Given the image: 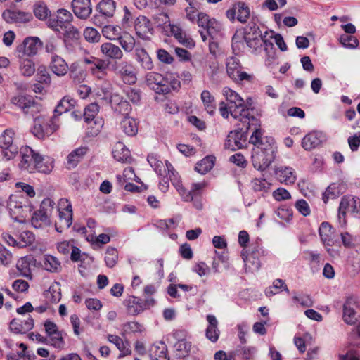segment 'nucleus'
<instances>
[{
	"instance_id": "nucleus-55",
	"label": "nucleus",
	"mask_w": 360,
	"mask_h": 360,
	"mask_svg": "<svg viewBox=\"0 0 360 360\" xmlns=\"http://www.w3.org/2000/svg\"><path fill=\"white\" fill-rule=\"evenodd\" d=\"M33 11L36 18L40 20L46 19L50 13L46 5L42 1H39L34 4Z\"/></svg>"
},
{
	"instance_id": "nucleus-36",
	"label": "nucleus",
	"mask_w": 360,
	"mask_h": 360,
	"mask_svg": "<svg viewBox=\"0 0 360 360\" xmlns=\"http://www.w3.org/2000/svg\"><path fill=\"white\" fill-rule=\"evenodd\" d=\"M107 340L114 344L116 347L124 354L127 355L131 353L130 345L128 342H124L118 335L108 334Z\"/></svg>"
},
{
	"instance_id": "nucleus-40",
	"label": "nucleus",
	"mask_w": 360,
	"mask_h": 360,
	"mask_svg": "<svg viewBox=\"0 0 360 360\" xmlns=\"http://www.w3.org/2000/svg\"><path fill=\"white\" fill-rule=\"evenodd\" d=\"M192 344L188 340H181L176 342L174 344V348L176 349V356L179 358H184L188 356L191 350Z\"/></svg>"
},
{
	"instance_id": "nucleus-4",
	"label": "nucleus",
	"mask_w": 360,
	"mask_h": 360,
	"mask_svg": "<svg viewBox=\"0 0 360 360\" xmlns=\"http://www.w3.org/2000/svg\"><path fill=\"white\" fill-rule=\"evenodd\" d=\"M20 162L19 167L30 173L37 172H48L51 169V165L39 166L40 154L35 152L29 146L22 147L20 152Z\"/></svg>"
},
{
	"instance_id": "nucleus-2",
	"label": "nucleus",
	"mask_w": 360,
	"mask_h": 360,
	"mask_svg": "<svg viewBox=\"0 0 360 360\" xmlns=\"http://www.w3.org/2000/svg\"><path fill=\"white\" fill-rule=\"evenodd\" d=\"M223 94L226 96L227 103H219V112L224 118H228L230 114L233 118L239 119L240 122L247 124V128L250 129V123L257 121L254 116H250L248 109H246L243 99L229 88H224Z\"/></svg>"
},
{
	"instance_id": "nucleus-63",
	"label": "nucleus",
	"mask_w": 360,
	"mask_h": 360,
	"mask_svg": "<svg viewBox=\"0 0 360 360\" xmlns=\"http://www.w3.org/2000/svg\"><path fill=\"white\" fill-rule=\"evenodd\" d=\"M12 255L0 243V264L8 265L11 263Z\"/></svg>"
},
{
	"instance_id": "nucleus-17",
	"label": "nucleus",
	"mask_w": 360,
	"mask_h": 360,
	"mask_svg": "<svg viewBox=\"0 0 360 360\" xmlns=\"http://www.w3.org/2000/svg\"><path fill=\"white\" fill-rule=\"evenodd\" d=\"M72 6L75 15L81 19H86L92 12L90 0H73Z\"/></svg>"
},
{
	"instance_id": "nucleus-9",
	"label": "nucleus",
	"mask_w": 360,
	"mask_h": 360,
	"mask_svg": "<svg viewBox=\"0 0 360 360\" xmlns=\"http://www.w3.org/2000/svg\"><path fill=\"white\" fill-rule=\"evenodd\" d=\"M112 70L115 75L120 77L125 84H134L136 83L137 78L134 72V68L127 61L115 62L112 65Z\"/></svg>"
},
{
	"instance_id": "nucleus-51",
	"label": "nucleus",
	"mask_w": 360,
	"mask_h": 360,
	"mask_svg": "<svg viewBox=\"0 0 360 360\" xmlns=\"http://www.w3.org/2000/svg\"><path fill=\"white\" fill-rule=\"evenodd\" d=\"M108 66V62L97 58L94 60V65L91 67L90 70L92 74L101 73L103 75H105Z\"/></svg>"
},
{
	"instance_id": "nucleus-21",
	"label": "nucleus",
	"mask_w": 360,
	"mask_h": 360,
	"mask_svg": "<svg viewBox=\"0 0 360 360\" xmlns=\"http://www.w3.org/2000/svg\"><path fill=\"white\" fill-rule=\"evenodd\" d=\"M347 270L352 276H355L359 274L360 247L351 251L347 259Z\"/></svg>"
},
{
	"instance_id": "nucleus-28",
	"label": "nucleus",
	"mask_w": 360,
	"mask_h": 360,
	"mask_svg": "<svg viewBox=\"0 0 360 360\" xmlns=\"http://www.w3.org/2000/svg\"><path fill=\"white\" fill-rule=\"evenodd\" d=\"M68 70L70 77L75 84H81L85 80L86 77V71L79 63H72Z\"/></svg>"
},
{
	"instance_id": "nucleus-46",
	"label": "nucleus",
	"mask_w": 360,
	"mask_h": 360,
	"mask_svg": "<svg viewBox=\"0 0 360 360\" xmlns=\"http://www.w3.org/2000/svg\"><path fill=\"white\" fill-rule=\"evenodd\" d=\"M65 41H76L80 38V32L71 23H68L63 30Z\"/></svg>"
},
{
	"instance_id": "nucleus-14",
	"label": "nucleus",
	"mask_w": 360,
	"mask_h": 360,
	"mask_svg": "<svg viewBox=\"0 0 360 360\" xmlns=\"http://www.w3.org/2000/svg\"><path fill=\"white\" fill-rule=\"evenodd\" d=\"M134 29L136 34L143 39H148V35L152 34L153 30L151 22L143 15L136 18L134 22Z\"/></svg>"
},
{
	"instance_id": "nucleus-33",
	"label": "nucleus",
	"mask_w": 360,
	"mask_h": 360,
	"mask_svg": "<svg viewBox=\"0 0 360 360\" xmlns=\"http://www.w3.org/2000/svg\"><path fill=\"white\" fill-rule=\"evenodd\" d=\"M319 235L323 243L327 245L333 243V231L328 222H323L319 227Z\"/></svg>"
},
{
	"instance_id": "nucleus-52",
	"label": "nucleus",
	"mask_w": 360,
	"mask_h": 360,
	"mask_svg": "<svg viewBox=\"0 0 360 360\" xmlns=\"http://www.w3.org/2000/svg\"><path fill=\"white\" fill-rule=\"evenodd\" d=\"M118 259V252L115 248H108L105 251V262L108 267H114Z\"/></svg>"
},
{
	"instance_id": "nucleus-26",
	"label": "nucleus",
	"mask_w": 360,
	"mask_h": 360,
	"mask_svg": "<svg viewBox=\"0 0 360 360\" xmlns=\"http://www.w3.org/2000/svg\"><path fill=\"white\" fill-rule=\"evenodd\" d=\"M149 355L151 360H170L167 356V347L163 342L152 345L149 350Z\"/></svg>"
},
{
	"instance_id": "nucleus-11",
	"label": "nucleus",
	"mask_w": 360,
	"mask_h": 360,
	"mask_svg": "<svg viewBox=\"0 0 360 360\" xmlns=\"http://www.w3.org/2000/svg\"><path fill=\"white\" fill-rule=\"evenodd\" d=\"M14 134L12 129H6L0 136V147L4 149V156L6 160L13 158L17 153V148L13 146Z\"/></svg>"
},
{
	"instance_id": "nucleus-60",
	"label": "nucleus",
	"mask_w": 360,
	"mask_h": 360,
	"mask_svg": "<svg viewBox=\"0 0 360 360\" xmlns=\"http://www.w3.org/2000/svg\"><path fill=\"white\" fill-rule=\"evenodd\" d=\"M353 198H343L339 206V214H345L347 212H351L352 207L353 206Z\"/></svg>"
},
{
	"instance_id": "nucleus-43",
	"label": "nucleus",
	"mask_w": 360,
	"mask_h": 360,
	"mask_svg": "<svg viewBox=\"0 0 360 360\" xmlns=\"http://www.w3.org/2000/svg\"><path fill=\"white\" fill-rule=\"evenodd\" d=\"M118 41L123 50L127 53L131 52L136 44L134 37L129 33H125L118 37Z\"/></svg>"
},
{
	"instance_id": "nucleus-22",
	"label": "nucleus",
	"mask_w": 360,
	"mask_h": 360,
	"mask_svg": "<svg viewBox=\"0 0 360 360\" xmlns=\"http://www.w3.org/2000/svg\"><path fill=\"white\" fill-rule=\"evenodd\" d=\"M101 52L108 58L121 60L124 56L122 49L111 42L103 43L101 46Z\"/></svg>"
},
{
	"instance_id": "nucleus-13",
	"label": "nucleus",
	"mask_w": 360,
	"mask_h": 360,
	"mask_svg": "<svg viewBox=\"0 0 360 360\" xmlns=\"http://www.w3.org/2000/svg\"><path fill=\"white\" fill-rule=\"evenodd\" d=\"M44 326L47 336L50 339L51 345L55 347H61L63 345V338L61 332L58 330L57 325L50 320H46Z\"/></svg>"
},
{
	"instance_id": "nucleus-5",
	"label": "nucleus",
	"mask_w": 360,
	"mask_h": 360,
	"mask_svg": "<svg viewBox=\"0 0 360 360\" xmlns=\"http://www.w3.org/2000/svg\"><path fill=\"white\" fill-rule=\"evenodd\" d=\"M58 212L59 219L55 224V229L56 231L61 233L72 224V205L68 199L62 198L59 200Z\"/></svg>"
},
{
	"instance_id": "nucleus-19",
	"label": "nucleus",
	"mask_w": 360,
	"mask_h": 360,
	"mask_svg": "<svg viewBox=\"0 0 360 360\" xmlns=\"http://www.w3.org/2000/svg\"><path fill=\"white\" fill-rule=\"evenodd\" d=\"M98 111H99L98 105L97 103H93L88 105L85 108L84 115H83L84 121L86 122L90 123L92 121H94V123L96 127V131H95L96 134L100 131V129L102 127V125H103L102 121L97 120H94Z\"/></svg>"
},
{
	"instance_id": "nucleus-12",
	"label": "nucleus",
	"mask_w": 360,
	"mask_h": 360,
	"mask_svg": "<svg viewBox=\"0 0 360 360\" xmlns=\"http://www.w3.org/2000/svg\"><path fill=\"white\" fill-rule=\"evenodd\" d=\"M8 209L11 216L17 221H22L26 218V213L29 208L18 200L16 196H11L8 201Z\"/></svg>"
},
{
	"instance_id": "nucleus-3",
	"label": "nucleus",
	"mask_w": 360,
	"mask_h": 360,
	"mask_svg": "<svg viewBox=\"0 0 360 360\" xmlns=\"http://www.w3.org/2000/svg\"><path fill=\"white\" fill-rule=\"evenodd\" d=\"M147 86L158 94H167L172 90H177L180 81L173 74L163 75L156 72H149L145 77Z\"/></svg>"
},
{
	"instance_id": "nucleus-23",
	"label": "nucleus",
	"mask_w": 360,
	"mask_h": 360,
	"mask_svg": "<svg viewBox=\"0 0 360 360\" xmlns=\"http://www.w3.org/2000/svg\"><path fill=\"white\" fill-rule=\"evenodd\" d=\"M135 59L142 69L145 70H151L153 69L154 65L152 58L143 48H137L135 49Z\"/></svg>"
},
{
	"instance_id": "nucleus-34",
	"label": "nucleus",
	"mask_w": 360,
	"mask_h": 360,
	"mask_svg": "<svg viewBox=\"0 0 360 360\" xmlns=\"http://www.w3.org/2000/svg\"><path fill=\"white\" fill-rule=\"evenodd\" d=\"M122 131L128 136H135L138 131V126L136 120L129 117H124L120 122Z\"/></svg>"
},
{
	"instance_id": "nucleus-50",
	"label": "nucleus",
	"mask_w": 360,
	"mask_h": 360,
	"mask_svg": "<svg viewBox=\"0 0 360 360\" xmlns=\"http://www.w3.org/2000/svg\"><path fill=\"white\" fill-rule=\"evenodd\" d=\"M20 70L22 75L30 77L35 72V66L30 59H22L20 64Z\"/></svg>"
},
{
	"instance_id": "nucleus-56",
	"label": "nucleus",
	"mask_w": 360,
	"mask_h": 360,
	"mask_svg": "<svg viewBox=\"0 0 360 360\" xmlns=\"http://www.w3.org/2000/svg\"><path fill=\"white\" fill-rule=\"evenodd\" d=\"M83 35L89 43H98L101 37L98 30L91 27L84 29Z\"/></svg>"
},
{
	"instance_id": "nucleus-58",
	"label": "nucleus",
	"mask_w": 360,
	"mask_h": 360,
	"mask_svg": "<svg viewBox=\"0 0 360 360\" xmlns=\"http://www.w3.org/2000/svg\"><path fill=\"white\" fill-rule=\"evenodd\" d=\"M44 120V118L41 116L36 117L34 120V127L32 129V132L35 136L38 137L39 139H42L44 136V129L42 127Z\"/></svg>"
},
{
	"instance_id": "nucleus-1",
	"label": "nucleus",
	"mask_w": 360,
	"mask_h": 360,
	"mask_svg": "<svg viewBox=\"0 0 360 360\" xmlns=\"http://www.w3.org/2000/svg\"><path fill=\"white\" fill-rule=\"evenodd\" d=\"M249 142L254 147L252 151V164L259 171L266 170L274 162L277 147L274 139L264 136L259 128H255Z\"/></svg>"
},
{
	"instance_id": "nucleus-47",
	"label": "nucleus",
	"mask_w": 360,
	"mask_h": 360,
	"mask_svg": "<svg viewBox=\"0 0 360 360\" xmlns=\"http://www.w3.org/2000/svg\"><path fill=\"white\" fill-rule=\"evenodd\" d=\"M201 100L207 112L212 115L216 108L214 96L211 95L209 91L204 90L201 93Z\"/></svg>"
},
{
	"instance_id": "nucleus-57",
	"label": "nucleus",
	"mask_w": 360,
	"mask_h": 360,
	"mask_svg": "<svg viewBox=\"0 0 360 360\" xmlns=\"http://www.w3.org/2000/svg\"><path fill=\"white\" fill-rule=\"evenodd\" d=\"M18 247L25 248L31 245L34 240V234L29 231H24L21 232L18 237Z\"/></svg>"
},
{
	"instance_id": "nucleus-7",
	"label": "nucleus",
	"mask_w": 360,
	"mask_h": 360,
	"mask_svg": "<svg viewBox=\"0 0 360 360\" xmlns=\"http://www.w3.org/2000/svg\"><path fill=\"white\" fill-rule=\"evenodd\" d=\"M360 317V302L356 297H349L342 307V319L348 325H354Z\"/></svg>"
},
{
	"instance_id": "nucleus-48",
	"label": "nucleus",
	"mask_w": 360,
	"mask_h": 360,
	"mask_svg": "<svg viewBox=\"0 0 360 360\" xmlns=\"http://www.w3.org/2000/svg\"><path fill=\"white\" fill-rule=\"evenodd\" d=\"M121 32V27L115 25H105L102 29L103 35L110 40H118Z\"/></svg>"
},
{
	"instance_id": "nucleus-54",
	"label": "nucleus",
	"mask_w": 360,
	"mask_h": 360,
	"mask_svg": "<svg viewBox=\"0 0 360 360\" xmlns=\"http://www.w3.org/2000/svg\"><path fill=\"white\" fill-rule=\"evenodd\" d=\"M243 259L245 262L246 269L251 271H257L260 268V261L257 256L248 255L245 257L244 253H242Z\"/></svg>"
},
{
	"instance_id": "nucleus-45",
	"label": "nucleus",
	"mask_w": 360,
	"mask_h": 360,
	"mask_svg": "<svg viewBox=\"0 0 360 360\" xmlns=\"http://www.w3.org/2000/svg\"><path fill=\"white\" fill-rule=\"evenodd\" d=\"M226 72L231 79L235 76L237 71L241 69L239 59L236 56H230L226 59Z\"/></svg>"
},
{
	"instance_id": "nucleus-41",
	"label": "nucleus",
	"mask_w": 360,
	"mask_h": 360,
	"mask_svg": "<svg viewBox=\"0 0 360 360\" xmlns=\"http://www.w3.org/2000/svg\"><path fill=\"white\" fill-rule=\"evenodd\" d=\"M292 295V299L295 304H300L303 307L313 306L314 302L309 295L297 291H293Z\"/></svg>"
},
{
	"instance_id": "nucleus-37",
	"label": "nucleus",
	"mask_w": 360,
	"mask_h": 360,
	"mask_svg": "<svg viewBox=\"0 0 360 360\" xmlns=\"http://www.w3.org/2000/svg\"><path fill=\"white\" fill-rule=\"evenodd\" d=\"M44 268L50 272H59L61 270V264L59 260L50 255H46L43 258Z\"/></svg>"
},
{
	"instance_id": "nucleus-8",
	"label": "nucleus",
	"mask_w": 360,
	"mask_h": 360,
	"mask_svg": "<svg viewBox=\"0 0 360 360\" xmlns=\"http://www.w3.org/2000/svg\"><path fill=\"white\" fill-rule=\"evenodd\" d=\"M11 103L22 109L25 115L31 117H34L41 110L40 103L31 96L18 95L12 98Z\"/></svg>"
},
{
	"instance_id": "nucleus-59",
	"label": "nucleus",
	"mask_w": 360,
	"mask_h": 360,
	"mask_svg": "<svg viewBox=\"0 0 360 360\" xmlns=\"http://www.w3.org/2000/svg\"><path fill=\"white\" fill-rule=\"evenodd\" d=\"M212 22L209 18V16L204 13H200L198 15V25L200 27L206 28V32L208 35H212V27H211Z\"/></svg>"
},
{
	"instance_id": "nucleus-61",
	"label": "nucleus",
	"mask_w": 360,
	"mask_h": 360,
	"mask_svg": "<svg viewBox=\"0 0 360 360\" xmlns=\"http://www.w3.org/2000/svg\"><path fill=\"white\" fill-rule=\"evenodd\" d=\"M340 41L345 47L355 48L358 46V40L353 36L342 35Z\"/></svg>"
},
{
	"instance_id": "nucleus-38",
	"label": "nucleus",
	"mask_w": 360,
	"mask_h": 360,
	"mask_svg": "<svg viewBox=\"0 0 360 360\" xmlns=\"http://www.w3.org/2000/svg\"><path fill=\"white\" fill-rule=\"evenodd\" d=\"M214 157L208 155L198 162L195 167V169L200 174H205L210 171L214 165Z\"/></svg>"
},
{
	"instance_id": "nucleus-24",
	"label": "nucleus",
	"mask_w": 360,
	"mask_h": 360,
	"mask_svg": "<svg viewBox=\"0 0 360 360\" xmlns=\"http://www.w3.org/2000/svg\"><path fill=\"white\" fill-rule=\"evenodd\" d=\"M208 326L206 329V338L212 342H216L219 336V330L217 328L218 321L214 315L209 314L207 316Z\"/></svg>"
},
{
	"instance_id": "nucleus-27",
	"label": "nucleus",
	"mask_w": 360,
	"mask_h": 360,
	"mask_svg": "<svg viewBox=\"0 0 360 360\" xmlns=\"http://www.w3.org/2000/svg\"><path fill=\"white\" fill-rule=\"evenodd\" d=\"M50 216L43 210H38L34 212L32 217V225L36 229L46 226L50 224Z\"/></svg>"
},
{
	"instance_id": "nucleus-53",
	"label": "nucleus",
	"mask_w": 360,
	"mask_h": 360,
	"mask_svg": "<svg viewBox=\"0 0 360 360\" xmlns=\"http://www.w3.org/2000/svg\"><path fill=\"white\" fill-rule=\"evenodd\" d=\"M252 188L256 192L265 193L269 192L271 184L264 179L255 178L252 181Z\"/></svg>"
},
{
	"instance_id": "nucleus-62",
	"label": "nucleus",
	"mask_w": 360,
	"mask_h": 360,
	"mask_svg": "<svg viewBox=\"0 0 360 360\" xmlns=\"http://www.w3.org/2000/svg\"><path fill=\"white\" fill-rule=\"evenodd\" d=\"M127 98L133 103H138L141 100V91L139 89L129 88L125 91Z\"/></svg>"
},
{
	"instance_id": "nucleus-42",
	"label": "nucleus",
	"mask_w": 360,
	"mask_h": 360,
	"mask_svg": "<svg viewBox=\"0 0 360 360\" xmlns=\"http://www.w3.org/2000/svg\"><path fill=\"white\" fill-rule=\"evenodd\" d=\"M280 290H284L288 293L290 292L285 281L282 279L278 278L274 281L272 286H270L265 290V294L266 296L270 297L278 293Z\"/></svg>"
},
{
	"instance_id": "nucleus-49",
	"label": "nucleus",
	"mask_w": 360,
	"mask_h": 360,
	"mask_svg": "<svg viewBox=\"0 0 360 360\" xmlns=\"http://www.w3.org/2000/svg\"><path fill=\"white\" fill-rule=\"evenodd\" d=\"M237 19L240 22H246L250 17V8L245 2L236 3Z\"/></svg>"
},
{
	"instance_id": "nucleus-31",
	"label": "nucleus",
	"mask_w": 360,
	"mask_h": 360,
	"mask_svg": "<svg viewBox=\"0 0 360 360\" xmlns=\"http://www.w3.org/2000/svg\"><path fill=\"white\" fill-rule=\"evenodd\" d=\"M112 155L119 162H127L131 159L130 151L121 142H117L112 150Z\"/></svg>"
},
{
	"instance_id": "nucleus-6",
	"label": "nucleus",
	"mask_w": 360,
	"mask_h": 360,
	"mask_svg": "<svg viewBox=\"0 0 360 360\" xmlns=\"http://www.w3.org/2000/svg\"><path fill=\"white\" fill-rule=\"evenodd\" d=\"M247 124L240 122L238 124V129L231 131L226 139L224 146L231 150H236L245 146L247 140V133L249 129Z\"/></svg>"
},
{
	"instance_id": "nucleus-39",
	"label": "nucleus",
	"mask_w": 360,
	"mask_h": 360,
	"mask_svg": "<svg viewBox=\"0 0 360 360\" xmlns=\"http://www.w3.org/2000/svg\"><path fill=\"white\" fill-rule=\"evenodd\" d=\"M76 101L70 96L63 97L57 105L54 110V112L58 115H61L72 109L75 106Z\"/></svg>"
},
{
	"instance_id": "nucleus-20",
	"label": "nucleus",
	"mask_w": 360,
	"mask_h": 360,
	"mask_svg": "<svg viewBox=\"0 0 360 360\" xmlns=\"http://www.w3.org/2000/svg\"><path fill=\"white\" fill-rule=\"evenodd\" d=\"M275 174L280 182L285 184H292L296 180L295 171L290 167L280 166L276 167Z\"/></svg>"
},
{
	"instance_id": "nucleus-18",
	"label": "nucleus",
	"mask_w": 360,
	"mask_h": 360,
	"mask_svg": "<svg viewBox=\"0 0 360 360\" xmlns=\"http://www.w3.org/2000/svg\"><path fill=\"white\" fill-rule=\"evenodd\" d=\"M49 67L51 70L59 77L65 75L70 68L66 61L58 54L51 56Z\"/></svg>"
},
{
	"instance_id": "nucleus-29",
	"label": "nucleus",
	"mask_w": 360,
	"mask_h": 360,
	"mask_svg": "<svg viewBox=\"0 0 360 360\" xmlns=\"http://www.w3.org/2000/svg\"><path fill=\"white\" fill-rule=\"evenodd\" d=\"M88 148L86 147H80L72 150L67 158L68 168L75 167L86 154Z\"/></svg>"
},
{
	"instance_id": "nucleus-44",
	"label": "nucleus",
	"mask_w": 360,
	"mask_h": 360,
	"mask_svg": "<svg viewBox=\"0 0 360 360\" xmlns=\"http://www.w3.org/2000/svg\"><path fill=\"white\" fill-rule=\"evenodd\" d=\"M147 160L158 175L163 176L166 174L165 165L159 160L157 155H148Z\"/></svg>"
},
{
	"instance_id": "nucleus-16",
	"label": "nucleus",
	"mask_w": 360,
	"mask_h": 360,
	"mask_svg": "<svg viewBox=\"0 0 360 360\" xmlns=\"http://www.w3.org/2000/svg\"><path fill=\"white\" fill-rule=\"evenodd\" d=\"M325 140V135L321 131H312L302 140V146L306 150H311L319 147Z\"/></svg>"
},
{
	"instance_id": "nucleus-35",
	"label": "nucleus",
	"mask_w": 360,
	"mask_h": 360,
	"mask_svg": "<svg viewBox=\"0 0 360 360\" xmlns=\"http://www.w3.org/2000/svg\"><path fill=\"white\" fill-rule=\"evenodd\" d=\"M96 10L101 15L112 17L115 11V2L113 0H102L98 4Z\"/></svg>"
},
{
	"instance_id": "nucleus-15",
	"label": "nucleus",
	"mask_w": 360,
	"mask_h": 360,
	"mask_svg": "<svg viewBox=\"0 0 360 360\" xmlns=\"http://www.w3.org/2000/svg\"><path fill=\"white\" fill-rule=\"evenodd\" d=\"M2 16L9 23H25L32 19L30 13L20 11L6 10L4 11Z\"/></svg>"
},
{
	"instance_id": "nucleus-32",
	"label": "nucleus",
	"mask_w": 360,
	"mask_h": 360,
	"mask_svg": "<svg viewBox=\"0 0 360 360\" xmlns=\"http://www.w3.org/2000/svg\"><path fill=\"white\" fill-rule=\"evenodd\" d=\"M243 39L246 42L262 36L259 27L254 22L249 23L241 32Z\"/></svg>"
},
{
	"instance_id": "nucleus-30",
	"label": "nucleus",
	"mask_w": 360,
	"mask_h": 360,
	"mask_svg": "<svg viewBox=\"0 0 360 360\" xmlns=\"http://www.w3.org/2000/svg\"><path fill=\"white\" fill-rule=\"evenodd\" d=\"M44 296L47 303H57L61 299L60 285L56 282L51 285L49 288L44 293Z\"/></svg>"
},
{
	"instance_id": "nucleus-25",
	"label": "nucleus",
	"mask_w": 360,
	"mask_h": 360,
	"mask_svg": "<svg viewBox=\"0 0 360 360\" xmlns=\"http://www.w3.org/2000/svg\"><path fill=\"white\" fill-rule=\"evenodd\" d=\"M154 300L150 299L147 300L146 301V303H143V302L136 297H132L129 300V304H128V311L130 314H139L141 311H143V308L146 305H153L154 304Z\"/></svg>"
},
{
	"instance_id": "nucleus-64",
	"label": "nucleus",
	"mask_w": 360,
	"mask_h": 360,
	"mask_svg": "<svg viewBox=\"0 0 360 360\" xmlns=\"http://www.w3.org/2000/svg\"><path fill=\"white\" fill-rule=\"evenodd\" d=\"M46 52L51 53V56L57 54L58 47V41L55 38H50L45 43Z\"/></svg>"
},
{
	"instance_id": "nucleus-10",
	"label": "nucleus",
	"mask_w": 360,
	"mask_h": 360,
	"mask_svg": "<svg viewBox=\"0 0 360 360\" xmlns=\"http://www.w3.org/2000/svg\"><path fill=\"white\" fill-rule=\"evenodd\" d=\"M42 46V42L37 37H30L24 39L23 42L16 48L19 57L24 56H33Z\"/></svg>"
}]
</instances>
